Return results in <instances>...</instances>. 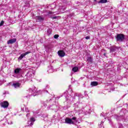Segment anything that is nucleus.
Segmentation results:
<instances>
[{
	"mask_svg": "<svg viewBox=\"0 0 128 128\" xmlns=\"http://www.w3.org/2000/svg\"><path fill=\"white\" fill-rule=\"evenodd\" d=\"M34 74H36V72L32 69L30 70L26 74V78L28 80H32V78H34Z\"/></svg>",
	"mask_w": 128,
	"mask_h": 128,
	"instance_id": "obj_1",
	"label": "nucleus"
},
{
	"mask_svg": "<svg viewBox=\"0 0 128 128\" xmlns=\"http://www.w3.org/2000/svg\"><path fill=\"white\" fill-rule=\"evenodd\" d=\"M116 42H124V35L122 34H118L116 36Z\"/></svg>",
	"mask_w": 128,
	"mask_h": 128,
	"instance_id": "obj_2",
	"label": "nucleus"
},
{
	"mask_svg": "<svg viewBox=\"0 0 128 128\" xmlns=\"http://www.w3.org/2000/svg\"><path fill=\"white\" fill-rule=\"evenodd\" d=\"M120 48V47H118L116 46H111L110 48V52H118V50Z\"/></svg>",
	"mask_w": 128,
	"mask_h": 128,
	"instance_id": "obj_3",
	"label": "nucleus"
},
{
	"mask_svg": "<svg viewBox=\"0 0 128 128\" xmlns=\"http://www.w3.org/2000/svg\"><path fill=\"white\" fill-rule=\"evenodd\" d=\"M8 101H4L0 103L1 106L4 108H8Z\"/></svg>",
	"mask_w": 128,
	"mask_h": 128,
	"instance_id": "obj_4",
	"label": "nucleus"
},
{
	"mask_svg": "<svg viewBox=\"0 0 128 128\" xmlns=\"http://www.w3.org/2000/svg\"><path fill=\"white\" fill-rule=\"evenodd\" d=\"M65 123L68 124H74V121H72V118H66L65 119Z\"/></svg>",
	"mask_w": 128,
	"mask_h": 128,
	"instance_id": "obj_5",
	"label": "nucleus"
},
{
	"mask_svg": "<svg viewBox=\"0 0 128 128\" xmlns=\"http://www.w3.org/2000/svg\"><path fill=\"white\" fill-rule=\"evenodd\" d=\"M36 22H42L44 20V18L42 16H36Z\"/></svg>",
	"mask_w": 128,
	"mask_h": 128,
	"instance_id": "obj_6",
	"label": "nucleus"
},
{
	"mask_svg": "<svg viewBox=\"0 0 128 128\" xmlns=\"http://www.w3.org/2000/svg\"><path fill=\"white\" fill-rule=\"evenodd\" d=\"M30 54V52H26L25 53L21 54V55L20 56V57L18 58V60H22L26 54Z\"/></svg>",
	"mask_w": 128,
	"mask_h": 128,
	"instance_id": "obj_7",
	"label": "nucleus"
},
{
	"mask_svg": "<svg viewBox=\"0 0 128 128\" xmlns=\"http://www.w3.org/2000/svg\"><path fill=\"white\" fill-rule=\"evenodd\" d=\"M58 55L59 56L63 58V56H66V52H64V50H59L58 52Z\"/></svg>",
	"mask_w": 128,
	"mask_h": 128,
	"instance_id": "obj_8",
	"label": "nucleus"
},
{
	"mask_svg": "<svg viewBox=\"0 0 128 128\" xmlns=\"http://www.w3.org/2000/svg\"><path fill=\"white\" fill-rule=\"evenodd\" d=\"M16 42V39L12 38L8 40L7 42V44H14V42Z\"/></svg>",
	"mask_w": 128,
	"mask_h": 128,
	"instance_id": "obj_9",
	"label": "nucleus"
},
{
	"mask_svg": "<svg viewBox=\"0 0 128 128\" xmlns=\"http://www.w3.org/2000/svg\"><path fill=\"white\" fill-rule=\"evenodd\" d=\"M36 121V120H34V118H32L30 119V121L28 122V124H30V126H32L34 124V122Z\"/></svg>",
	"mask_w": 128,
	"mask_h": 128,
	"instance_id": "obj_10",
	"label": "nucleus"
},
{
	"mask_svg": "<svg viewBox=\"0 0 128 128\" xmlns=\"http://www.w3.org/2000/svg\"><path fill=\"white\" fill-rule=\"evenodd\" d=\"M12 86L15 88H20V84L18 82L14 83Z\"/></svg>",
	"mask_w": 128,
	"mask_h": 128,
	"instance_id": "obj_11",
	"label": "nucleus"
},
{
	"mask_svg": "<svg viewBox=\"0 0 128 128\" xmlns=\"http://www.w3.org/2000/svg\"><path fill=\"white\" fill-rule=\"evenodd\" d=\"M98 82H92L90 84V85L92 86H98Z\"/></svg>",
	"mask_w": 128,
	"mask_h": 128,
	"instance_id": "obj_12",
	"label": "nucleus"
},
{
	"mask_svg": "<svg viewBox=\"0 0 128 128\" xmlns=\"http://www.w3.org/2000/svg\"><path fill=\"white\" fill-rule=\"evenodd\" d=\"M36 88L34 87L32 88V90H31L32 94H34V92H38Z\"/></svg>",
	"mask_w": 128,
	"mask_h": 128,
	"instance_id": "obj_13",
	"label": "nucleus"
},
{
	"mask_svg": "<svg viewBox=\"0 0 128 128\" xmlns=\"http://www.w3.org/2000/svg\"><path fill=\"white\" fill-rule=\"evenodd\" d=\"M72 70L73 72H78V68L76 66H75L72 68Z\"/></svg>",
	"mask_w": 128,
	"mask_h": 128,
	"instance_id": "obj_14",
	"label": "nucleus"
},
{
	"mask_svg": "<svg viewBox=\"0 0 128 128\" xmlns=\"http://www.w3.org/2000/svg\"><path fill=\"white\" fill-rule=\"evenodd\" d=\"M20 68H16L15 70H14V72L16 74H19L20 73Z\"/></svg>",
	"mask_w": 128,
	"mask_h": 128,
	"instance_id": "obj_15",
	"label": "nucleus"
},
{
	"mask_svg": "<svg viewBox=\"0 0 128 128\" xmlns=\"http://www.w3.org/2000/svg\"><path fill=\"white\" fill-rule=\"evenodd\" d=\"M87 60L89 62H92V57L87 58Z\"/></svg>",
	"mask_w": 128,
	"mask_h": 128,
	"instance_id": "obj_16",
	"label": "nucleus"
},
{
	"mask_svg": "<svg viewBox=\"0 0 128 128\" xmlns=\"http://www.w3.org/2000/svg\"><path fill=\"white\" fill-rule=\"evenodd\" d=\"M99 2L100 4H106V2H108V0H100Z\"/></svg>",
	"mask_w": 128,
	"mask_h": 128,
	"instance_id": "obj_17",
	"label": "nucleus"
},
{
	"mask_svg": "<svg viewBox=\"0 0 128 128\" xmlns=\"http://www.w3.org/2000/svg\"><path fill=\"white\" fill-rule=\"evenodd\" d=\"M52 34V30H47V34L48 36H50Z\"/></svg>",
	"mask_w": 128,
	"mask_h": 128,
	"instance_id": "obj_18",
	"label": "nucleus"
},
{
	"mask_svg": "<svg viewBox=\"0 0 128 128\" xmlns=\"http://www.w3.org/2000/svg\"><path fill=\"white\" fill-rule=\"evenodd\" d=\"M52 18H53V20H56V18L58 19L60 18V16H53Z\"/></svg>",
	"mask_w": 128,
	"mask_h": 128,
	"instance_id": "obj_19",
	"label": "nucleus"
},
{
	"mask_svg": "<svg viewBox=\"0 0 128 128\" xmlns=\"http://www.w3.org/2000/svg\"><path fill=\"white\" fill-rule=\"evenodd\" d=\"M4 20H2L0 23V26H4Z\"/></svg>",
	"mask_w": 128,
	"mask_h": 128,
	"instance_id": "obj_20",
	"label": "nucleus"
},
{
	"mask_svg": "<svg viewBox=\"0 0 128 128\" xmlns=\"http://www.w3.org/2000/svg\"><path fill=\"white\" fill-rule=\"evenodd\" d=\"M59 36L58 34H55L54 36V38H58Z\"/></svg>",
	"mask_w": 128,
	"mask_h": 128,
	"instance_id": "obj_21",
	"label": "nucleus"
},
{
	"mask_svg": "<svg viewBox=\"0 0 128 128\" xmlns=\"http://www.w3.org/2000/svg\"><path fill=\"white\" fill-rule=\"evenodd\" d=\"M26 112H30V110H28V108H26L25 110Z\"/></svg>",
	"mask_w": 128,
	"mask_h": 128,
	"instance_id": "obj_22",
	"label": "nucleus"
},
{
	"mask_svg": "<svg viewBox=\"0 0 128 128\" xmlns=\"http://www.w3.org/2000/svg\"><path fill=\"white\" fill-rule=\"evenodd\" d=\"M54 14V12H48V14L49 16H50V14Z\"/></svg>",
	"mask_w": 128,
	"mask_h": 128,
	"instance_id": "obj_23",
	"label": "nucleus"
},
{
	"mask_svg": "<svg viewBox=\"0 0 128 128\" xmlns=\"http://www.w3.org/2000/svg\"><path fill=\"white\" fill-rule=\"evenodd\" d=\"M71 120H76V117H73Z\"/></svg>",
	"mask_w": 128,
	"mask_h": 128,
	"instance_id": "obj_24",
	"label": "nucleus"
},
{
	"mask_svg": "<svg viewBox=\"0 0 128 128\" xmlns=\"http://www.w3.org/2000/svg\"><path fill=\"white\" fill-rule=\"evenodd\" d=\"M86 40H90V36H86Z\"/></svg>",
	"mask_w": 128,
	"mask_h": 128,
	"instance_id": "obj_25",
	"label": "nucleus"
},
{
	"mask_svg": "<svg viewBox=\"0 0 128 128\" xmlns=\"http://www.w3.org/2000/svg\"><path fill=\"white\" fill-rule=\"evenodd\" d=\"M30 116V114H27L26 115V116Z\"/></svg>",
	"mask_w": 128,
	"mask_h": 128,
	"instance_id": "obj_26",
	"label": "nucleus"
},
{
	"mask_svg": "<svg viewBox=\"0 0 128 128\" xmlns=\"http://www.w3.org/2000/svg\"><path fill=\"white\" fill-rule=\"evenodd\" d=\"M78 96V94H75V96Z\"/></svg>",
	"mask_w": 128,
	"mask_h": 128,
	"instance_id": "obj_27",
	"label": "nucleus"
},
{
	"mask_svg": "<svg viewBox=\"0 0 128 128\" xmlns=\"http://www.w3.org/2000/svg\"><path fill=\"white\" fill-rule=\"evenodd\" d=\"M10 124H12V122H11Z\"/></svg>",
	"mask_w": 128,
	"mask_h": 128,
	"instance_id": "obj_28",
	"label": "nucleus"
},
{
	"mask_svg": "<svg viewBox=\"0 0 128 128\" xmlns=\"http://www.w3.org/2000/svg\"><path fill=\"white\" fill-rule=\"evenodd\" d=\"M104 56H106V54L105 53L104 54Z\"/></svg>",
	"mask_w": 128,
	"mask_h": 128,
	"instance_id": "obj_29",
	"label": "nucleus"
},
{
	"mask_svg": "<svg viewBox=\"0 0 128 128\" xmlns=\"http://www.w3.org/2000/svg\"><path fill=\"white\" fill-rule=\"evenodd\" d=\"M95 0V1H96V0Z\"/></svg>",
	"mask_w": 128,
	"mask_h": 128,
	"instance_id": "obj_30",
	"label": "nucleus"
}]
</instances>
